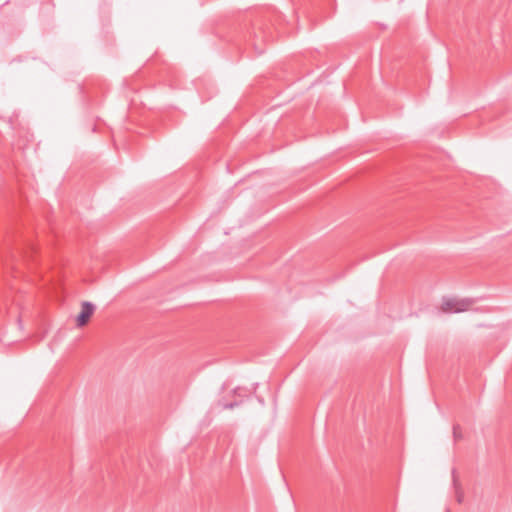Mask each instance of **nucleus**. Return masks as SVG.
Masks as SVG:
<instances>
[{
	"instance_id": "nucleus-1",
	"label": "nucleus",
	"mask_w": 512,
	"mask_h": 512,
	"mask_svg": "<svg viewBox=\"0 0 512 512\" xmlns=\"http://www.w3.org/2000/svg\"><path fill=\"white\" fill-rule=\"evenodd\" d=\"M474 303L475 300L471 298L444 297L441 311L444 313H460L469 310Z\"/></svg>"
},
{
	"instance_id": "nucleus-2",
	"label": "nucleus",
	"mask_w": 512,
	"mask_h": 512,
	"mask_svg": "<svg viewBox=\"0 0 512 512\" xmlns=\"http://www.w3.org/2000/svg\"><path fill=\"white\" fill-rule=\"evenodd\" d=\"M94 311H95L94 304H92L91 302H88V301L82 302L81 312L79 313V315L76 318L77 326L78 327L85 326L89 322V319L93 315Z\"/></svg>"
},
{
	"instance_id": "nucleus-3",
	"label": "nucleus",
	"mask_w": 512,
	"mask_h": 512,
	"mask_svg": "<svg viewBox=\"0 0 512 512\" xmlns=\"http://www.w3.org/2000/svg\"><path fill=\"white\" fill-rule=\"evenodd\" d=\"M458 430H459V425H455V426L453 427V435H454V437H455L456 439L460 437V434L458 433Z\"/></svg>"
},
{
	"instance_id": "nucleus-4",
	"label": "nucleus",
	"mask_w": 512,
	"mask_h": 512,
	"mask_svg": "<svg viewBox=\"0 0 512 512\" xmlns=\"http://www.w3.org/2000/svg\"><path fill=\"white\" fill-rule=\"evenodd\" d=\"M462 497H463L462 493H458V494H457V501H458L459 503H461V502H462Z\"/></svg>"
},
{
	"instance_id": "nucleus-5",
	"label": "nucleus",
	"mask_w": 512,
	"mask_h": 512,
	"mask_svg": "<svg viewBox=\"0 0 512 512\" xmlns=\"http://www.w3.org/2000/svg\"><path fill=\"white\" fill-rule=\"evenodd\" d=\"M234 406H235V404H234V403H230V404H226V405H224V408H229V409H231V408H233Z\"/></svg>"
},
{
	"instance_id": "nucleus-6",
	"label": "nucleus",
	"mask_w": 512,
	"mask_h": 512,
	"mask_svg": "<svg viewBox=\"0 0 512 512\" xmlns=\"http://www.w3.org/2000/svg\"><path fill=\"white\" fill-rule=\"evenodd\" d=\"M446 512H450V510H449V509H447V510H446Z\"/></svg>"
}]
</instances>
